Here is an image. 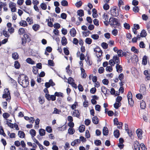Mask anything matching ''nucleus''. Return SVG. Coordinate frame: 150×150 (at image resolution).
Segmentation results:
<instances>
[{
    "instance_id": "nucleus-2",
    "label": "nucleus",
    "mask_w": 150,
    "mask_h": 150,
    "mask_svg": "<svg viewBox=\"0 0 150 150\" xmlns=\"http://www.w3.org/2000/svg\"><path fill=\"white\" fill-rule=\"evenodd\" d=\"M110 24L111 26L114 28H120L121 27V24L119 19L115 18H110L109 19Z\"/></svg>"
},
{
    "instance_id": "nucleus-32",
    "label": "nucleus",
    "mask_w": 150,
    "mask_h": 150,
    "mask_svg": "<svg viewBox=\"0 0 150 150\" xmlns=\"http://www.w3.org/2000/svg\"><path fill=\"white\" fill-rule=\"evenodd\" d=\"M14 66L16 69H18L20 67V64L18 61H16L14 62Z\"/></svg>"
},
{
    "instance_id": "nucleus-3",
    "label": "nucleus",
    "mask_w": 150,
    "mask_h": 150,
    "mask_svg": "<svg viewBox=\"0 0 150 150\" xmlns=\"http://www.w3.org/2000/svg\"><path fill=\"white\" fill-rule=\"evenodd\" d=\"M31 40L29 35L27 34H24L23 36L21 38V45L23 46H25L27 42H29Z\"/></svg>"
},
{
    "instance_id": "nucleus-23",
    "label": "nucleus",
    "mask_w": 150,
    "mask_h": 150,
    "mask_svg": "<svg viewBox=\"0 0 150 150\" xmlns=\"http://www.w3.org/2000/svg\"><path fill=\"white\" fill-rule=\"evenodd\" d=\"M19 24L21 26L23 27H25L27 26L28 25L26 21L23 20H21Z\"/></svg>"
},
{
    "instance_id": "nucleus-7",
    "label": "nucleus",
    "mask_w": 150,
    "mask_h": 150,
    "mask_svg": "<svg viewBox=\"0 0 150 150\" xmlns=\"http://www.w3.org/2000/svg\"><path fill=\"white\" fill-rule=\"evenodd\" d=\"M125 130L127 132V133L128 134L129 136L130 137H131L133 134L132 131L131 130H129L128 128V126L127 124H125Z\"/></svg>"
},
{
    "instance_id": "nucleus-45",
    "label": "nucleus",
    "mask_w": 150,
    "mask_h": 150,
    "mask_svg": "<svg viewBox=\"0 0 150 150\" xmlns=\"http://www.w3.org/2000/svg\"><path fill=\"white\" fill-rule=\"evenodd\" d=\"M75 131L74 129L69 128L68 130V132L70 134H73L75 132Z\"/></svg>"
},
{
    "instance_id": "nucleus-22",
    "label": "nucleus",
    "mask_w": 150,
    "mask_h": 150,
    "mask_svg": "<svg viewBox=\"0 0 150 150\" xmlns=\"http://www.w3.org/2000/svg\"><path fill=\"white\" fill-rule=\"evenodd\" d=\"M81 143L80 140L79 139L74 140L71 143V145L72 146H74L77 143Z\"/></svg>"
},
{
    "instance_id": "nucleus-36",
    "label": "nucleus",
    "mask_w": 150,
    "mask_h": 150,
    "mask_svg": "<svg viewBox=\"0 0 150 150\" xmlns=\"http://www.w3.org/2000/svg\"><path fill=\"white\" fill-rule=\"evenodd\" d=\"M12 57L15 60L18 59V55L17 52H14L12 54Z\"/></svg>"
},
{
    "instance_id": "nucleus-42",
    "label": "nucleus",
    "mask_w": 150,
    "mask_h": 150,
    "mask_svg": "<svg viewBox=\"0 0 150 150\" xmlns=\"http://www.w3.org/2000/svg\"><path fill=\"white\" fill-rule=\"evenodd\" d=\"M92 40L89 38H87L85 39V42L88 45L91 44L92 42Z\"/></svg>"
},
{
    "instance_id": "nucleus-44",
    "label": "nucleus",
    "mask_w": 150,
    "mask_h": 150,
    "mask_svg": "<svg viewBox=\"0 0 150 150\" xmlns=\"http://www.w3.org/2000/svg\"><path fill=\"white\" fill-rule=\"evenodd\" d=\"M40 120L38 118H37L35 120V125L34 127L35 128H38L39 127V125H38L39 124Z\"/></svg>"
},
{
    "instance_id": "nucleus-64",
    "label": "nucleus",
    "mask_w": 150,
    "mask_h": 150,
    "mask_svg": "<svg viewBox=\"0 0 150 150\" xmlns=\"http://www.w3.org/2000/svg\"><path fill=\"white\" fill-rule=\"evenodd\" d=\"M146 28L148 32L150 34V22H148L146 25Z\"/></svg>"
},
{
    "instance_id": "nucleus-46",
    "label": "nucleus",
    "mask_w": 150,
    "mask_h": 150,
    "mask_svg": "<svg viewBox=\"0 0 150 150\" xmlns=\"http://www.w3.org/2000/svg\"><path fill=\"white\" fill-rule=\"evenodd\" d=\"M94 144L98 146L101 144V142L100 140L97 139L95 141Z\"/></svg>"
},
{
    "instance_id": "nucleus-5",
    "label": "nucleus",
    "mask_w": 150,
    "mask_h": 150,
    "mask_svg": "<svg viewBox=\"0 0 150 150\" xmlns=\"http://www.w3.org/2000/svg\"><path fill=\"white\" fill-rule=\"evenodd\" d=\"M45 97L48 101L51 100L52 101H54L56 99V97L54 94V95H50L49 94H45Z\"/></svg>"
},
{
    "instance_id": "nucleus-60",
    "label": "nucleus",
    "mask_w": 150,
    "mask_h": 150,
    "mask_svg": "<svg viewBox=\"0 0 150 150\" xmlns=\"http://www.w3.org/2000/svg\"><path fill=\"white\" fill-rule=\"evenodd\" d=\"M53 26L54 27L57 29H59L60 27V24L58 23L54 24Z\"/></svg>"
},
{
    "instance_id": "nucleus-15",
    "label": "nucleus",
    "mask_w": 150,
    "mask_h": 150,
    "mask_svg": "<svg viewBox=\"0 0 150 150\" xmlns=\"http://www.w3.org/2000/svg\"><path fill=\"white\" fill-rule=\"evenodd\" d=\"M114 62H115V63L117 64H119L120 63V60L119 57H118L117 55H114L113 57Z\"/></svg>"
},
{
    "instance_id": "nucleus-57",
    "label": "nucleus",
    "mask_w": 150,
    "mask_h": 150,
    "mask_svg": "<svg viewBox=\"0 0 150 150\" xmlns=\"http://www.w3.org/2000/svg\"><path fill=\"white\" fill-rule=\"evenodd\" d=\"M3 34L6 37H9V35L8 34V33L5 30H3Z\"/></svg>"
},
{
    "instance_id": "nucleus-14",
    "label": "nucleus",
    "mask_w": 150,
    "mask_h": 150,
    "mask_svg": "<svg viewBox=\"0 0 150 150\" xmlns=\"http://www.w3.org/2000/svg\"><path fill=\"white\" fill-rule=\"evenodd\" d=\"M115 67L116 71L118 73H121L122 71L123 70L122 67L121 65H120L119 64H117Z\"/></svg>"
},
{
    "instance_id": "nucleus-28",
    "label": "nucleus",
    "mask_w": 150,
    "mask_h": 150,
    "mask_svg": "<svg viewBox=\"0 0 150 150\" xmlns=\"http://www.w3.org/2000/svg\"><path fill=\"white\" fill-rule=\"evenodd\" d=\"M141 36L142 38L145 37L147 35V33L146 30L144 29H143L141 31Z\"/></svg>"
},
{
    "instance_id": "nucleus-16",
    "label": "nucleus",
    "mask_w": 150,
    "mask_h": 150,
    "mask_svg": "<svg viewBox=\"0 0 150 150\" xmlns=\"http://www.w3.org/2000/svg\"><path fill=\"white\" fill-rule=\"evenodd\" d=\"M140 92L143 94V95H145L146 93V87L145 85L141 86L140 88Z\"/></svg>"
},
{
    "instance_id": "nucleus-17",
    "label": "nucleus",
    "mask_w": 150,
    "mask_h": 150,
    "mask_svg": "<svg viewBox=\"0 0 150 150\" xmlns=\"http://www.w3.org/2000/svg\"><path fill=\"white\" fill-rule=\"evenodd\" d=\"M114 123L115 125H123V124L122 122H119L117 118H115L114 119Z\"/></svg>"
},
{
    "instance_id": "nucleus-34",
    "label": "nucleus",
    "mask_w": 150,
    "mask_h": 150,
    "mask_svg": "<svg viewBox=\"0 0 150 150\" xmlns=\"http://www.w3.org/2000/svg\"><path fill=\"white\" fill-rule=\"evenodd\" d=\"M39 133L41 136H44L45 134V130L42 129H41L39 130Z\"/></svg>"
},
{
    "instance_id": "nucleus-12",
    "label": "nucleus",
    "mask_w": 150,
    "mask_h": 150,
    "mask_svg": "<svg viewBox=\"0 0 150 150\" xmlns=\"http://www.w3.org/2000/svg\"><path fill=\"white\" fill-rule=\"evenodd\" d=\"M136 132L138 137L140 139H141L142 137V129H138L137 130Z\"/></svg>"
},
{
    "instance_id": "nucleus-13",
    "label": "nucleus",
    "mask_w": 150,
    "mask_h": 150,
    "mask_svg": "<svg viewBox=\"0 0 150 150\" xmlns=\"http://www.w3.org/2000/svg\"><path fill=\"white\" fill-rule=\"evenodd\" d=\"M70 35L71 37H74L76 36V32L75 28H72L70 30L69 32Z\"/></svg>"
},
{
    "instance_id": "nucleus-63",
    "label": "nucleus",
    "mask_w": 150,
    "mask_h": 150,
    "mask_svg": "<svg viewBox=\"0 0 150 150\" xmlns=\"http://www.w3.org/2000/svg\"><path fill=\"white\" fill-rule=\"evenodd\" d=\"M78 88L80 91L82 92L83 91L84 89L82 86L79 84L78 86Z\"/></svg>"
},
{
    "instance_id": "nucleus-35",
    "label": "nucleus",
    "mask_w": 150,
    "mask_h": 150,
    "mask_svg": "<svg viewBox=\"0 0 150 150\" xmlns=\"http://www.w3.org/2000/svg\"><path fill=\"white\" fill-rule=\"evenodd\" d=\"M41 8L43 10H45L47 8V6L46 4L45 3H42L40 5Z\"/></svg>"
},
{
    "instance_id": "nucleus-51",
    "label": "nucleus",
    "mask_w": 150,
    "mask_h": 150,
    "mask_svg": "<svg viewBox=\"0 0 150 150\" xmlns=\"http://www.w3.org/2000/svg\"><path fill=\"white\" fill-rule=\"evenodd\" d=\"M38 69L35 67H33V72L34 74H37L38 73Z\"/></svg>"
},
{
    "instance_id": "nucleus-29",
    "label": "nucleus",
    "mask_w": 150,
    "mask_h": 150,
    "mask_svg": "<svg viewBox=\"0 0 150 150\" xmlns=\"http://www.w3.org/2000/svg\"><path fill=\"white\" fill-rule=\"evenodd\" d=\"M146 104L145 102L142 100L140 103V108L142 109H144L146 108Z\"/></svg>"
},
{
    "instance_id": "nucleus-43",
    "label": "nucleus",
    "mask_w": 150,
    "mask_h": 150,
    "mask_svg": "<svg viewBox=\"0 0 150 150\" xmlns=\"http://www.w3.org/2000/svg\"><path fill=\"white\" fill-rule=\"evenodd\" d=\"M30 133L32 137H34L36 135V132L34 129H31L30 131Z\"/></svg>"
},
{
    "instance_id": "nucleus-6",
    "label": "nucleus",
    "mask_w": 150,
    "mask_h": 150,
    "mask_svg": "<svg viewBox=\"0 0 150 150\" xmlns=\"http://www.w3.org/2000/svg\"><path fill=\"white\" fill-rule=\"evenodd\" d=\"M16 4L14 2H11L9 4V7L11 9V11L12 12H16Z\"/></svg>"
},
{
    "instance_id": "nucleus-41",
    "label": "nucleus",
    "mask_w": 150,
    "mask_h": 150,
    "mask_svg": "<svg viewBox=\"0 0 150 150\" xmlns=\"http://www.w3.org/2000/svg\"><path fill=\"white\" fill-rule=\"evenodd\" d=\"M0 134L4 137L6 136V134L4 133L3 128L2 126H0Z\"/></svg>"
},
{
    "instance_id": "nucleus-59",
    "label": "nucleus",
    "mask_w": 150,
    "mask_h": 150,
    "mask_svg": "<svg viewBox=\"0 0 150 150\" xmlns=\"http://www.w3.org/2000/svg\"><path fill=\"white\" fill-rule=\"evenodd\" d=\"M112 33L114 36H116L117 35L118 31L117 29H115L112 30Z\"/></svg>"
},
{
    "instance_id": "nucleus-54",
    "label": "nucleus",
    "mask_w": 150,
    "mask_h": 150,
    "mask_svg": "<svg viewBox=\"0 0 150 150\" xmlns=\"http://www.w3.org/2000/svg\"><path fill=\"white\" fill-rule=\"evenodd\" d=\"M128 101L129 104L132 107L133 106L134 104V101L132 98L128 99Z\"/></svg>"
},
{
    "instance_id": "nucleus-47",
    "label": "nucleus",
    "mask_w": 150,
    "mask_h": 150,
    "mask_svg": "<svg viewBox=\"0 0 150 150\" xmlns=\"http://www.w3.org/2000/svg\"><path fill=\"white\" fill-rule=\"evenodd\" d=\"M131 50L132 51L134 52L135 53L138 54L139 52L138 50L135 47L133 46L132 47Z\"/></svg>"
},
{
    "instance_id": "nucleus-52",
    "label": "nucleus",
    "mask_w": 150,
    "mask_h": 150,
    "mask_svg": "<svg viewBox=\"0 0 150 150\" xmlns=\"http://www.w3.org/2000/svg\"><path fill=\"white\" fill-rule=\"evenodd\" d=\"M91 38L94 40H97L99 38V36L97 34H93L91 35Z\"/></svg>"
},
{
    "instance_id": "nucleus-58",
    "label": "nucleus",
    "mask_w": 150,
    "mask_h": 150,
    "mask_svg": "<svg viewBox=\"0 0 150 150\" xmlns=\"http://www.w3.org/2000/svg\"><path fill=\"white\" fill-rule=\"evenodd\" d=\"M132 96L131 92L130 91H129L127 95L128 99V100L132 98Z\"/></svg>"
},
{
    "instance_id": "nucleus-49",
    "label": "nucleus",
    "mask_w": 150,
    "mask_h": 150,
    "mask_svg": "<svg viewBox=\"0 0 150 150\" xmlns=\"http://www.w3.org/2000/svg\"><path fill=\"white\" fill-rule=\"evenodd\" d=\"M61 111L60 110L56 108H54V110L53 112V114H59Z\"/></svg>"
},
{
    "instance_id": "nucleus-10",
    "label": "nucleus",
    "mask_w": 150,
    "mask_h": 150,
    "mask_svg": "<svg viewBox=\"0 0 150 150\" xmlns=\"http://www.w3.org/2000/svg\"><path fill=\"white\" fill-rule=\"evenodd\" d=\"M101 90L105 96H106L107 94L109 93L110 92L109 90L104 86L101 87Z\"/></svg>"
},
{
    "instance_id": "nucleus-20",
    "label": "nucleus",
    "mask_w": 150,
    "mask_h": 150,
    "mask_svg": "<svg viewBox=\"0 0 150 150\" xmlns=\"http://www.w3.org/2000/svg\"><path fill=\"white\" fill-rule=\"evenodd\" d=\"M61 42L62 45L64 46L65 45L67 44V39L64 36L62 38Z\"/></svg>"
},
{
    "instance_id": "nucleus-38",
    "label": "nucleus",
    "mask_w": 150,
    "mask_h": 150,
    "mask_svg": "<svg viewBox=\"0 0 150 150\" xmlns=\"http://www.w3.org/2000/svg\"><path fill=\"white\" fill-rule=\"evenodd\" d=\"M54 95L55 96L57 97H64V95L63 93L61 92H56L54 93Z\"/></svg>"
},
{
    "instance_id": "nucleus-19",
    "label": "nucleus",
    "mask_w": 150,
    "mask_h": 150,
    "mask_svg": "<svg viewBox=\"0 0 150 150\" xmlns=\"http://www.w3.org/2000/svg\"><path fill=\"white\" fill-rule=\"evenodd\" d=\"M109 133L108 128L106 127H104L103 130V133L104 135H107Z\"/></svg>"
},
{
    "instance_id": "nucleus-25",
    "label": "nucleus",
    "mask_w": 150,
    "mask_h": 150,
    "mask_svg": "<svg viewBox=\"0 0 150 150\" xmlns=\"http://www.w3.org/2000/svg\"><path fill=\"white\" fill-rule=\"evenodd\" d=\"M147 57L146 56L144 55L142 58V63L145 65L147 64Z\"/></svg>"
},
{
    "instance_id": "nucleus-37",
    "label": "nucleus",
    "mask_w": 150,
    "mask_h": 150,
    "mask_svg": "<svg viewBox=\"0 0 150 150\" xmlns=\"http://www.w3.org/2000/svg\"><path fill=\"white\" fill-rule=\"evenodd\" d=\"M25 33L24 29L23 28H20L18 30V34L20 35H22Z\"/></svg>"
},
{
    "instance_id": "nucleus-9",
    "label": "nucleus",
    "mask_w": 150,
    "mask_h": 150,
    "mask_svg": "<svg viewBox=\"0 0 150 150\" xmlns=\"http://www.w3.org/2000/svg\"><path fill=\"white\" fill-rule=\"evenodd\" d=\"M134 150H140V144L138 142L136 141L134 142Z\"/></svg>"
},
{
    "instance_id": "nucleus-24",
    "label": "nucleus",
    "mask_w": 150,
    "mask_h": 150,
    "mask_svg": "<svg viewBox=\"0 0 150 150\" xmlns=\"http://www.w3.org/2000/svg\"><path fill=\"white\" fill-rule=\"evenodd\" d=\"M18 135L19 137L21 138H23L25 137V134L23 132L19 131L18 132Z\"/></svg>"
},
{
    "instance_id": "nucleus-1",
    "label": "nucleus",
    "mask_w": 150,
    "mask_h": 150,
    "mask_svg": "<svg viewBox=\"0 0 150 150\" xmlns=\"http://www.w3.org/2000/svg\"><path fill=\"white\" fill-rule=\"evenodd\" d=\"M18 82L23 88L27 87L29 84L28 78L23 74H20L18 76Z\"/></svg>"
},
{
    "instance_id": "nucleus-11",
    "label": "nucleus",
    "mask_w": 150,
    "mask_h": 150,
    "mask_svg": "<svg viewBox=\"0 0 150 150\" xmlns=\"http://www.w3.org/2000/svg\"><path fill=\"white\" fill-rule=\"evenodd\" d=\"M72 115L74 117H76L79 118L80 117V114L79 110L75 109L73 112Z\"/></svg>"
},
{
    "instance_id": "nucleus-53",
    "label": "nucleus",
    "mask_w": 150,
    "mask_h": 150,
    "mask_svg": "<svg viewBox=\"0 0 150 150\" xmlns=\"http://www.w3.org/2000/svg\"><path fill=\"white\" fill-rule=\"evenodd\" d=\"M110 6L107 3L105 4L103 6V8L105 10H107L109 8Z\"/></svg>"
},
{
    "instance_id": "nucleus-50",
    "label": "nucleus",
    "mask_w": 150,
    "mask_h": 150,
    "mask_svg": "<svg viewBox=\"0 0 150 150\" xmlns=\"http://www.w3.org/2000/svg\"><path fill=\"white\" fill-rule=\"evenodd\" d=\"M133 11L135 13H137L139 11V9L138 6H135L133 8Z\"/></svg>"
},
{
    "instance_id": "nucleus-56",
    "label": "nucleus",
    "mask_w": 150,
    "mask_h": 150,
    "mask_svg": "<svg viewBox=\"0 0 150 150\" xmlns=\"http://www.w3.org/2000/svg\"><path fill=\"white\" fill-rule=\"evenodd\" d=\"M121 103H115L114 104V106L115 108L116 109H117L118 108L121 106V105H120V104Z\"/></svg>"
},
{
    "instance_id": "nucleus-18",
    "label": "nucleus",
    "mask_w": 150,
    "mask_h": 150,
    "mask_svg": "<svg viewBox=\"0 0 150 150\" xmlns=\"http://www.w3.org/2000/svg\"><path fill=\"white\" fill-rule=\"evenodd\" d=\"M92 121L94 124L96 125L98 124L99 120L97 116H94L92 118Z\"/></svg>"
},
{
    "instance_id": "nucleus-8",
    "label": "nucleus",
    "mask_w": 150,
    "mask_h": 150,
    "mask_svg": "<svg viewBox=\"0 0 150 150\" xmlns=\"http://www.w3.org/2000/svg\"><path fill=\"white\" fill-rule=\"evenodd\" d=\"M94 51L96 52H98L99 54L98 57H100L102 55V52L101 50L100 47L98 46H97L96 47L94 50Z\"/></svg>"
},
{
    "instance_id": "nucleus-21",
    "label": "nucleus",
    "mask_w": 150,
    "mask_h": 150,
    "mask_svg": "<svg viewBox=\"0 0 150 150\" xmlns=\"http://www.w3.org/2000/svg\"><path fill=\"white\" fill-rule=\"evenodd\" d=\"M120 133L118 129H116L114 132V136L117 138H118L120 135Z\"/></svg>"
},
{
    "instance_id": "nucleus-27",
    "label": "nucleus",
    "mask_w": 150,
    "mask_h": 150,
    "mask_svg": "<svg viewBox=\"0 0 150 150\" xmlns=\"http://www.w3.org/2000/svg\"><path fill=\"white\" fill-rule=\"evenodd\" d=\"M77 14L80 17H82L84 16V12L83 10L80 9L77 11Z\"/></svg>"
},
{
    "instance_id": "nucleus-31",
    "label": "nucleus",
    "mask_w": 150,
    "mask_h": 150,
    "mask_svg": "<svg viewBox=\"0 0 150 150\" xmlns=\"http://www.w3.org/2000/svg\"><path fill=\"white\" fill-rule=\"evenodd\" d=\"M26 61L29 64H35V62L30 58H28Z\"/></svg>"
},
{
    "instance_id": "nucleus-4",
    "label": "nucleus",
    "mask_w": 150,
    "mask_h": 150,
    "mask_svg": "<svg viewBox=\"0 0 150 150\" xmlns=\"http://www.w3.org/2000/svg\"><path fill=\"white\" fill-rule=\"evenodd\" d=\"M4 94L2 96L3 98H6V100L7 101H9L11 99V97L10 95V92L9 89L8 88H6L4 90Z\"/></svg>"
},
{
    "instance_id": "nucleus-39",
    "label": "nucleus",
    "mask_w": 150,
    "mask_h": 150,
    "mask_svg": "<svg viewBox=\"0 0 150 150\" xmlns=\"http://www.w3.org/2000/svg\"><path fill=\"white\" fill-rule=\"evenodd\" d=\"M101 46L104 49H106L108 47V44L105 42H103L101 43Z\"/></svg>"
},
{
    "instance_id": "nucleus-40",
    "label": "nucleus",
    "mask_w": 150,
    "mask_h": 150,
    "mask_svg": "<svg viewBox=\"0 0 150 150\" xmlns=\"http://www.w3.org/2000/svg\"><path fill=\"white\" fill-rule=\"evenodd\" d=\"M85 130V126L84 125H82L80 126L79 128V131L80 132H82Z\"/></svg>"
},
{
    "instance_id": "nucleus-26",
    "label": "nucleus",
    "mask_w": 150,
    "mask_h": 150,
    "mask_svg": "<svg viewBox=\"0 0 150 150\" xmlns=\"http://www.w3.org/2000/svg\"><path fill=\"white\" fill-rule=\"evenodd\" d=\"M92 12V16L94 18H96L98 16L97 14V11L95 8L93 9Z\"/></svg>"
},
{
    "instance_id": "nucleus-55",
    "label": "nucleus",
    "mask_w": 150,
    "mask_h": 150,
    "mask_svg": "<svg viewBox=\"0 0 150 150\" xmlns=\"http://www.w3.org/2000/svg\"><path fill=\"white\" fill-rule=\"evenodd\" d=\"M64 52V54L67 55H68L69 54V52L68 49L66 48H64L63 49Z\"/></svg>"
},
{
    "instance_id": "nucleus-48",
    "label": "nucleus",
    "mask_w": 150,
    "mask_h": 150,
    "mask_svg": "<svg viewBox=\"0 0 150 150\" xmlns=\"http://www.w3.org/2000/svg\"><path fill=\"white\" fill-rule=\"evenodd\" d=\"M61 5L63 6H67L68 5L67 1L65 0H63L61 2Z\"/></svg>"
},
{
    "instance_id": "nucleus-62",
    "label": "nucleus",
    "mask_w": 150,
    "mask_h": 150,
    "mask_svg": "<svg viewBox=\"0 0 150 150\" xmlns=\"http://www.w3.org/2000/svg\"><path fill=\"white\" fill-rule=\"evenodd\" d=\"M103 18L105 20H108V16L107 14H106L105 13H104L103 16H102Z\"/></svg>"
},
{
    "instance_id": "nucleus-61",
    "label": "nucleus",
    "mask_w": 150,
    "mask_h": 150,
    "mask_svg": "<svg viewBox=\"0 0 150 150\" xmlns=\"http://www.w3.org/2000/svg\"><path fill=\"white\" fill-rule=\"evenodd\" d=\"M48 64L49 66H54V64L53 61L51 60H48Z\"/></svg>"
},
{
    "instance_id": "nucleus-30",
    "label": "nucleus",
    "mask_w": 150,
    "mask_h": 150,
    "mask_svg": "<svg viewBox=\"0 0 150 150\" xmlns=\"http://www.w3.org/2000/svg\"><path fill=\"white\" fill-rule=\"evenodd\" d=\"M123 56L126 57L128 59H130L132 57V54L131 53H129V54H127L126 52H124V54H123Z\"/></svg>"
},
{
    "instance_id": "nucleus-33",
    "label": "nucleus",
    "mask_w": 150,
    "mask_h": 150,
    "mask_svg": "<svg viewBox=\"0 0 150 150\" xmlns=\"http://www.w3.org/2000/svg\"><path fill=\"white\" fill-rule=\"evenodd\" d=\"M117 53L119 57H122L123 56L124 52L121 50H117Z\"/></svg>"
}]
</instances>
